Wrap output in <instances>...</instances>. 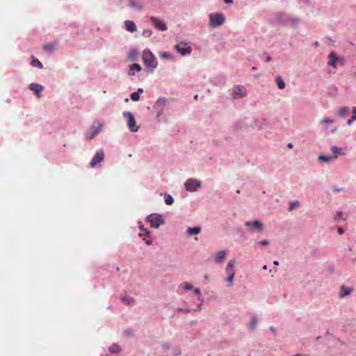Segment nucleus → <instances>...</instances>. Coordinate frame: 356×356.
Instances as JSON below:
<instances>
[{"instance_id":"f257e3e1","label":"nucleus","mask_w":356,"mask_h":356,"mask_svg":"<svg viewBox=\"0 0 356 356\" xmlns=\"http://www.w3.org/2000/svg\"><path fill=\"white\" fill-rule=\"evenodd\" d=\"M142 59L147 70L153 72L158 66V62L152 52L147 49L142 54Z\"/></svg>"},{"instance_id":"f03ea898","label":"nucleus","mask_w":356,"mask_h":356,"mask_svg":"<svg viewBox=\"0 0 356 356\" xmlns=\"http://www.w3.org/2000/svg\"><path fill=\"white\" fill-rule=\"evenodd\" d=\"M146 222L150 225L151 227L158 229L165 224V219L162 214L154 213L146 217Z\"/></svg>"},{"instance_id":"7ed1b4c3","label":"nucleus","mask_w":356,"mask_h":356,"mask_svg":"<svg viewBox=\"0 0 356 356\" xmlns=\"http://www.w3.org/2000/svg\"><path fill=\"white\" fill-rule=\"evenodd\" d=\"M244 225L248 233H261L264 229V225L258 220L246 221Z\"/></svg>"},{"instance_id":"20e7f679","label":"nucleus","mask_w":356,"mask_h":356,"mask_svg":"<svg viewBox=\"0 0 356 356\" xmlns=\"http://www.w3.org/2000/svg\"><path fill=\"white\" fill-rule=\"evenodd\" d=\"M225 22V17L222 13H213L209 15V27L215 29L220 27Z\"/></svg>"},{"instance_id":"39448f33","label":"nucleus","mask_w":356,"mask_h":356,"mask_svg":"<svg viewBox=\"0 0 356 356\" xmlns=\"http://www.w3.org/2000/svg\"><path fill=\"white\" fill-rule=\"evenodd\" d=\"M201 187L202 181L195 178H189L184 183V188L188 192H197Z\"/></svg>"},{"instance_id":"423d86ee","label":"nucleus","mask_w":356,"mask_h":356,"mask_svg":"<svg viewBox=\"0 0 356 356\" xmlns=\"http://www.w3.org/2000/svg\"><path fill=\"white\" fill-rule=\"evenodd\" d=\"M127 6L133 10L142 12L145 10L147 6V0H128Z\"/></svg>"},{"instance_id":"0eeeda50","label":"nucleus","mask_w":356,"mask_h":356,"mask_svg":"<svg viewBox=\"0 0 356 356\" xmlns=\"http://www.w3.org/2000/svg\"><path fill=\"white\" fill-rule=\"evenodd\" d=\"M168 103V100L165 97H161L154 103L153 108L156 111L157 117H160L163 114L165 106Z\"/></svg>"},{"instance_id":"6e6552de","label":"nucleus","mask_w":356,"mask_h":356,"mask_svg":"<svg viewBox=\"0 0 356 356\" xmlns=\"http://www.w3.org/2000/svg\"><path fill=\"white\" fill-rule=\"evenodd\" d=\"M104 160V152L102 149L97 151L90 161V165L92 168H99Z\"/></svg>"},{"instance_id":"1a4fd4ad","label":"nucleus","mask_w":356,"mask_h":356,"mask_svg":"<svg viewBox=\"0 0 356 356\" xmlns=\"http://www.w3.org/2000/svg\"><path fill=\"white\" fill-rule=\"evenodd\" d=\"M103 129V124L97 123V125L93 124L90 129L86 132L85 137L87 140H90L95 138Z\"/></svg>"},{"instance_id":"9d476101","label":"nucleus","mask_w":356,"mask_h":356,"mask_svg":"<svg viewBox=\"0 0 356 356\" xmlns=\"http://www.w3.org/2000/svg\"><path fill=\"white\" fill-rule=\"evenodd\" d=\"M122 115L127 119V126L132 132H137L138 129L136 128V120L134 115L129 111H124Z\"/></svg>"},{"instance_id":"9b49d317","label":"nucleus","mask_w":356,"mask_h":356,"mask_svg":"<svg viewBox=\"0 0 356 356\" xmlns=\"http://www.w3.org/2000/svg\"><path fill=\"white\" fill-rule=\"evenodd\" d=\"M175 49L181 56H186L191 54L192 48L187 46L186 43L181 42L175 46Z\"/></svg>"},{"instance_id":"f8f14e48","label":"nucleus","mask_w":356,"mask_h":356,"mask_svg":"<svg viewBox=\"0 0 356 356\" xmlns=\"http://www.w3.org/2000/svg\"><path fill=\"white\" fill-rule=\"evenodd\" d=\"M29 88L38 98H40L42 97V92L44 90V87L42 85L37 83H31L29 85Z\"/></svg>"},{"instance_id":"ddd939ff","label":"nucleus","mask_w":356,"mask_h":356,"mask_svg":"<svg viewBox=\"0 0 356 356\" xmlns=\"http://www.w3.org/2000/svg\"><path fill=\"white\" fill-rule=\"evenodd\" d=\"M245 91L243 86H236L232 89V95L234 99H238L245 96Z\"/></svg>"},{"instance_id":"4468645a","label":"nucleus","mask_w":356,"mask_h":356,"mask_svg":"<svg viewBox=\"0 0 356 356\" xmlns=\"http://www.w3.org/2000/svg\"><path fill=\"white\" fill-rule=\"evenodd\" d=\"M149 21L152 23V24L159 31H164L168 29V27L165 25V24L156 17H150Z\"/></svg>"},{"instance_id":"2eb2a0df","label":"nucleus","mask_w":356,"mask_h":356,"mask_svg":"<svg viewBox=\"0 0 356 356\" xmlns=\"http://www.w3.org/2000/svg\"><path fill=\"white\" fill-rule=\"evenodd\" d=\"M108 350L109 353L102 355V356H111L110 354L118 355L122 352L123 349L119 343H113L108 347Z\"/></svg>"},{"instance_id":"dca6fc26","label":"nucleus","mask_w":356,"mask_h":356,"mask_svg":"<svg viewBox=\"0 0 356 356\" xmlns=\"http://www.w3.org/2000/svg\"><path fill=\"white\" fill-rule=\"evenodd\" d=\"M343 63L334 52H331L328 56V64L333 68H337V63Z\"/></svg>"},{"instance_id":"f3484780","label":"nucleus","mask_w":356,"mask_h":356,"mask_svg":"<svg viewBox=\"0 0 356 356\" xmlns=\"http://www.w3.org/2000/svg\"><path fill=\"white\" fill-rule=\"evenodd\" d=\"M236 259L234 258L229 259L227 266L225 268V273L227 275H235L236 269H235Z\"/></svg>"},{"instance_id":"a211bd4d","label":"nucleus","mask_w":356,"mask_h":356,"mask_svg":"<svg viewBox=\"0 0 356 356\" xmlns=\"http://www.w3.org/2000/svg\"><path fill=\"white\" fill-rule=\"evenodd\" d=\"M353 291V289L350 286H346L344 285H342L341 286V291L339 293V297L340 298H345L348 296H350Z\"/></svg>"},{"instance_id":"6ab92c4d","label":"nucleus","mask_w":356,"mask_h":356,"mask_svg":"<svg viewBox=\"0 0 356 356\" xmlns=\"http://www.w3.org/2000/svg\"><path fill=\"white\" fill-rule=\"evenodd\" d=\"M227 254L226 250H221L216 254L213 255V260L216 264H221L225 259V256Z\"/></svg>"},{"instance_id":"aec40b11","label":"nucleus","mask_w":356,"mask_h":356,"mask_svg":"<svg viewBox=\"0 0 356 356\" xmlns=\"http://www.w3.org/2000/svg\"><path fill=\"white\" fill-rule=\"evenodd\" d=\"M225 82H226V79L224 76H222V75L216 76L211 79V83L213 85L217 86H223V85H225Z\"/></svg>"},{"instance_id":"412c9836","label":"nucleus","mask_w":356,"mask_h":356,"mask_svg":"<svg viewBox=\"0 0 356 356\" xmlns=\"http://www.w3.org/2000/svg\"><path fill=\"white\" fill-rule=\"evenodd\" d=\"M258 324V318L256 315H252L250 318V322L248 325V328L250 331L255 330Z\"/></svg>"},{"instance_id":"4be33fe9","label":"nucleus","mask_w":356,"mask_h":356,"mask_svg":"<svg viewBox=\"0 0 356 356\" xmlns=\"http://www.w3.org/2000/svg\"><path fill=\"white\" fill-rule=\"evenodd\" d=\"M124 25L126 29L131 33H134L137 31V27L135 22L131 20H126L124 22Z\"/></svg>"},{"instance_id":"5701e85b","label":"nucleus","mask_w":356,"mask_h":356,"mask_svg":"<svg viewBox=\"0 0 356 356\" xmlns=\"http://www.w3.org/2000/svg\"><path fill=\"white\" fill-rule=\"evenodd\" d=\"M142 67L139 64L134 63L130 65L129 70L128 71V75L132 76L134 75L135 72H140Z\"/></svg>"},{"instance_id":"b1692460","label":"nucleus","mask_w":356,"mask_h":356,"mask_svg":"<svg viewBox=\"0 0 356 356\" xmlns=\"http://www.w3.org/2000/svg\"><path fill=\"white\" fill-rule=\"evenodd\" d=\"M121 301L127 305H132L134 302V300L130 296L125 293L124 296L121 297Z\"/></svg>"},{"instance_id":"393cba45","label":"nucleus","mask_w":356,"mask_h":356,"mask_svg":"<svg viewBox=\"0 0 356 356\" xmlns=\"http://www.w3.org/2000/svg\"><path fill=\"white\" fill-rule=\"evenodd\" d=\"M201 231L200 227H188L186 230V234L188 236L198 234Z\"/></svg>"},{"instance_id":"a878e982","label":"nucleus","mask_w":356,"mask_h":356,"mask_svg":"<svg viewBox=\"0 0 356 356\" xmlns=\"http://www.w3.org/2000/svg\"><path fill=\"white\" fill-rule=\"evenodd\" d=\"M138 228H139L140 231L141 232L139 234V236H149V232L147 231V229H145L144 227V225H143L142 222L141 221H138Z\"/></svg>"},{"instance_id":"bb28decb","label":"nucleus","mask_w":356,"mask_h":356,"mask_svg":"<svg viewBox=\"0 0 356 356\" xmlns=\"http://www.w3.org/2000/svg\"><path fill=\"white\" fill-rule=\"evenodd\" d=\"M330 150L332 153L334 154V158H337L340 154H344V153L342 152V149L335 145L332 146Z\"/></svg>"},{"instance_id":"cd10ccee","label":"nucleus","mask_w":356,"mask_h":356,"mask_svg":"<svg viewBox=\"0 0 356 356\" xmlns=\"http://www.w3.org/2000/svg\"><path fill=\"white\" fill-rule=\"evenodd\" d=\"M138 52L136 49H131L128 54V58L131 61H136L138 58Z\"/></svg>"},{"instance_id":"c85d7f7f","label":"nucleus","mask_w":356,"mask_h":356,"mask_svg":"<svg viewBox=\"0 0 356 356\" xmlns=\"http://www.w3.org/2000/svg\"><path fill=\"white\" fill-rule=\"evenodd\" d=\"M164 202L167 205H172L174 202V197L168 193H164Z\"/></svg>"},{"instance_id":"c756f323","label":"nucleus","mask_w":356,"mask_h":356,"mask_svg":"<svg viewBox=\"0 0 356 356\" xmlns=\"http://www.w3.org/2000/svg\"><path fill=\"white\" fill-rule=\"evenodd\" d=\"M349 112V108L347 106H343L338 110V115L342 118H346Z\"/></svg>"},{"instance_id":"7c9ffc66","label":"nucleus","mask_w":356,"mask_h":356,"mask_svg":"<svg viewBox=\"0 0 356 356\" xmlns=\"http://www.w3.org/2000/svg\"><path fill=\"white\" fill-rule=\"evenodd\" d=\"M275 81H276L278 88L284 89L285 88V86H286L285 82L284 81V80L282 79V77L280 76H277L275 79Z\"/></svg>"},{"instance_id":"2f4dec72","label":"nucleus","mask_w":356,"mask_h":356,"mask_svg":"<svg viewBox=\"0 0 356 356\" xmlns=\"http://www.w3.org/2000/svg\"><path fill=\"white\" fill-rule=\"evenodd\" d=\"M31 65L34 67H37L38 69H42L43 68V65L42 64V63L37 58H33L32 60H31Z\"/></svg>"},{"instance_id":"473e14b6","label":"nucleus","mask_w":356,"mask_h":356,"mask_svg":"<svg viewBox=\"0 0 356 356\" xmlns=\"http://www.w3.org/2000/svg\"><path fill=\"white\" fill-rule=\"evenodd\" d=\"M318 159L320 161H324L325 163H329L332 160V157L329 155H319Z\"/></svg>"},{"instance_id":"72a5a7b5","label":"nucleus","mask_w":356,"mask_h":356,"mask_svg":"<svg viewBox=\"0 0 356 356\" xmlns=\"http://www.w3.org/2000/svg\"><path fill=\"white\" fill-rule=\"evenodd\" d=\"M160 57L164 59H172L173 56L170 52L163 51L160 54Z\"/></svg>"},{"instance_id":"f704fd0d","label":"nucleus","mask_w":356,"mask_h":356,"mask_svg":"<svg viewBox=\"0 0 356 356\" xmlns=\"http://www.w3.org/2000/svg\"><path fill=\"white\" fill-rule=\"evenodd\" d=\"M235 275H227V277L225 279L227 282L228 286H232L234 285V277Z\"/></svg>"},{"instance_id":"c9c22d12","label":"nucleus","mask_w":356,"mask_h":356,"mask_svg":"<svg viewBox=\"0 0 356 356\" xmlns=\"http://www.w3.org/2000/svg\"><path fill=\"white\" fill-rule=\"evenodd\" d=\"M193 310L188 309V307H181L178 308L175 311L174 315H175L177 312H185V313H189L191 312Z\"/></svg>"},{"instance_id":"e433bc0d","label":"nucleus","mask_w":356,"mask_h":356,"mask_svg":"<svg viewBox=\"0 0 356 356\" xmlns=\"http://www.w3.org/2000/svg\"><path fill=\"white\" fill-rule=\"evenodd\" d=\"M130 98L134 102H138L140 99V95H138V92H134L131 94Z\"/></svg>"},{"instance_id":"4c0bfd02","label":"nucleus","mask_w":356,"mask_h":356,"mask_svg":"<svg viewBox=\"0 0 356 356\" xmlns=\"http://www.w3.org/2000/svg\"><path fill=\"white\" fill-rule=\"evenodd\" d=\"M300 204V202L298 201H292L289 202V211H292L296 207H298Z\"/></svg>"},{"instance_id":"58836bf2","label":"nucleus","mask_w":356,"mask_h":356,"mask_svg":"<svg viewBox=\"0 0 356 356\" xmlns=\"http://www.w3.org/2000/svg\"><path fill=\"white\" fill-rule=\"evenodd\" d=\"M44 49L46 51L51 52L54 50V45L52 44H47L44 46Z\"/></svg>"},{"instance_id":"ea45409f","label":"nucleus","mask_w":356,"mask_h":356,"mask_svg":"<svg viewBox=\"0 0 356 356\" xmlns=\"http://www.w3.org/2000/svg\"><path fill=\"white\" fill-rule=\"evenodd\" d=\"M181 286L183 287V289L186 291H190V290H192L193 289V286L190 284V283H188V282H185Z\"/></svg>"},{"instance_id":"a19ab883","label":"nucleus","mask_w":356,"mask_h":356,"mask_svg":"<svg viewBox=\"0 0 356 356\" xmlns=\"http://www.w3.org/2000/svg\"><path fill=\"white\" fill-rule=\"evenodd\" d=\"M198 300L200 302L197 309H193V311H200L202 309V306L204 303V300L202 296L198 297Z\"/></svg>"},{"instance_id":"79ce46f5","label":"nucleus","mask_w":356,"mask_h":356,"mask_svg":"<svg viewBox=\"0 0 356 356\" xmlns=\"http://www.w3.org/2000/svg\"><path fill=\"white\" fill-rule=\"evenodd\" d=\"M152 35V31L149 29L144 30L142 33V35L146 38L150 37Z\"/></svg>"},{"instance_id":"37998d69","label":"nucleus","mask_w":356,"mask_h":356,"mask_svg":"<svg viewBox=\"0 0 356 356\" xmlns=\"http://www.w3.org/2000/svg\"><path fill=\"white\" fill-rule=\"evenodd\" d=\"M256 243L260 244L261 245L266 246V245H269V241L267 240V239H264V240L260 241H257Z\"/></svg>"},{"instance_id":"c03bdc74","label":"nucleus","mask_w":356,"mask_h":356,"mask_svg":"<svg viewBox=\"0 0 356 356\" xmlns=\"http://www.w3.org/2000/svg\"><path fill=\"white\" fill-rule=\"evenodd\" d=\"M321 123H322V124H332L333 120L330 118H326L321 120Z\"/></svg>"},{"instance_id":"a18cd8bd","label":"nucleus","mask_w":356,"mask_h":356,"mask_svg":"<svg viewBox=\"0 0 356 356\" xmlns=\"http://www.w3.org/2000/svg\"><path fill=\"white\" fill-rule=\"evenodd\" d=\"M343 217V213L341 211H337L335 219H341Z\"/></svg>"},{"instance_id":"49530a36","label":"nucleus","mask_w":356,"mask_h":356,"mask_svg":"<svg viewBox=\"0 0 356 356\" xmlns=\"http://www.w3.org/2000/svg\"><path fill=\"white\" fill-rule=\"evenodd\" d=\"M355 120V117H351L350 119H349L348 121H347V124L348 125H351L352 123Z\"/></svg>"},{"instance_id":"de8ad7c7","label":"nucleus","mask_w":356,"mask_h":356,"mask_svg":"<svg viewBox=\"0 0 356 356\" xmlns=\"http://www.w3.org/2000/svg\"><path fill=\"white\" fill-rule=\"evenodd\" d=\"M193 292H194V293H195V294H196V295H199L200 296H200V294H201V291H200V289L199 288H195V289H194Z\"/></svg>"},{"instance_id":"09e8293b","label":"nucleus","mask_w":356,"mask_h":356,"mask_svg":"<svg viewBox=\"0 0 356 356\" xmlns=\"http://www.w3.org/2000/svg\"><path fill=\"white\" fill-rule=\"evenodd\" d=\"M333 191H335V192H341V191H343V188L334 187L333 188Z\"/></svg>"},{"instance_id":"8fccbe9b","label":"nucleus","mask_w":356,"mask_h":356,"mask_svg":"<svg viewBox=\"0 0 356 356\" xmlns=\"http://www.w3.org/2000/svg\"><path fill=\"white\" fill-rule=\"evenodd\" d=\"M337 232H338L339 235H342L343 234V232H344V231H343L342 227H338Z\"/></svg>"},{"instance_id":"3c124183","label":"nucleus","mask_w":356,"mask_h":356,"mask_svg":"<svg viewBox=\"0 0 356 356\" xmlns=\"http://www.w3.org/2000/svg\"><path fill=\"white\" fill-rule=\"evenodd\" d=\"M352 117H355V120H356V107L355 106L353 107V115H352Z\"/></svg>"},{"instance_id":"603ef678","label":"nucleus","mask_w":356,"mask_h":356,"mask_svg":"<svg viewBox=\"0 0 356 356\" xmlns=\"http://www.w3.org/2000/svg\"><path fill=\"white\" fill-rule=\"evenodd\" d=\"M136 92H138V95H140V94H142L143 92V89L141 88H139L138 89V90L136 91Z\"/></svg>"},{"instance_id":"864d4df0","label":"nucleus","mask_w":356,"mask_h":356,"mask_svg":"<svg viewBox=\"0 0 356 356\" xmlns=\"http://www.w3.org/2000/svg\"><path fill=\"white\" fill-rule=\"evenodd\" d=\"M272 58L270 56H267L266 58H265V61L267 62V63H269L270 61H271Z\"/></svg>"},{"instance_id":"5fc2aeb1","label":"nucleus","mask_w":356,"mask_h":356,"mask_svg":"<svg viewBox=\"0 0 356 356\" xmlns=\"http://www.w3.org/2000/svg\"><path fill=\"white\" fill-rule=\"evenodd\" d=\"M145 243L148 245H151L152 243V240H146L145 241Z\"/></svg>"},{"instance_id":"6e6d98bb","label":"nucleus","mask_w":356,"mask_h":356,"mask_svg":"<svg viewBox=\"0 0 356 356\" xmlns=\"http://www.w3.org/2000/svg\"><path fill=\"white\" fill-rule=\"evenodd\" d=\"M225 3H232L233 2V0H224Z\"/></svg>"},{"instance_id":"4d7b16f0","label":"nucleus","mask_w":356,"mask_h":356,"mask_svg":"<svg viewBox=\"0 0 356 356\" xmlns=\"http://www.w3.org/2000/svg\"><path fill=\"white\" fill-rule=\"evenodd\" d=\"M287 147L289 148H292L293 147V144L291 143H289L287 144Z\"/></svg>"},{"instance_id":"13d9d810","label":"nucleus","mask_w":356,"mask_h":356,"mask_svg":"<svg viewBox=\"0 0 356 356\" xmlns=\"http://www.w3.org/2000/svg\"><path fill=\"white\" fill-rule=\"evenodd\" d=\"M270 330L273 332H275V328L274 327H270Z\"/></svg>"},{"instance_id":"bf43d9fd","label":"nucleus","mask_w":356,"mask_h":356,"mask_svg":"<svg viewBox=\"0 0 356 356\" xmlns=\"http://www.w3.org/2000/svg\"><path fill=\"white\" fill-rule=\"evenodd\" d=\"M263 270H266L268 269V266L267 265H264L263 267H262Z\"/></svg>"},{"instance_id":"052dcab7","label":"nucleus","mask_w":356,"mask_h":356,"mask_svg":"<svg viewBox=\"0 0 356 356\" xmlns=\"http://www.w3.org/2000/svg\"><path fill=\"white\" fill-rule=\"evenodd\" d=\"M273 264H274L275 265L277 266V265H279V261H277V260H275V261H273Z\"/></svg>"},{"instance_id":"680f3d73","label":"nucleus","mask_w":356,"mask_h":356,"mask_svg":"<svg viewBox=\"0 0 356 356\" xmlns=\"http://www.w3.org/2000/svg\"><path fill=\"white\" fill-rule=\"evenodd\" d=\"M241 193L240 190L236 191V193L239 194Z\"/></svg>"},{"instance_id":"e2e57ef3","label":"nucleus","mask_w":356,"mask_h":356,"mask_svg":"<svg viewBox=\"0 0 356 356\" xmlns=\"http://www.w3.org/2000/svg\"><path fill=\"white\" fill-rule=\"evenodd\" d=\"M293 356H301V355L299 354H296V355H293Z\"/></svg>"},{"instance_id":"0e129e2a","label":"nucleus","mask_w":356,"mask_h":356,"mask_svg":"<svg viewBox=\"0 0 356 356\" xmlns=\"http://www.w3.org/2000/svg\"><path fill=\"white\" fill-rule=\"evenodd\" d=\"M195 97V99H197V95H195V97Z\"/></svg>"},{"instance_id":"69168bd1","label":"nucleus","mask_w":356,"mask_h":356,"mask_svg":"<svg viewBox=\"0 0 356 356\" xmlns=\"http://www.w3.org/2000/svg\"><path fill=\"white\" fill-rule=\"evenodd\" d=\"M204 278L207 280L208 278V276L207 275H205L204 276Z\"/></svg>"}]
</instances>
